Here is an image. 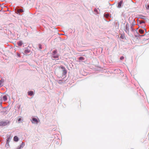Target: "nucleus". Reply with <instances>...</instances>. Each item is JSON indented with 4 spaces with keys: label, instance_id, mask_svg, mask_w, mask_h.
<instances>
[{
    "label": "nucleus",
    "instance_id": "obj_1",
    "mask_svg": "<svg viewBox=\"0 0 149 149\" xmlns=\"http://www.w3.org/2000/svg\"><path fill=\"white\" fill-rule=\"evenodd\" d=\"M38 119L35 118H33L32 121V122L33 123L38 124L39 121Z\"/></svg>",
    "mask_w": 149,
    "mask_h": 149
},
{
    "label": "nucleus",
    "instance_id": "obj_2",
    "mask_svg": "<svg viewBox=\"0 0 149 149\" xmlns=\"http://www.w3.org/2000/svg\"><path fill=\"white\" fill-rule=\"evenodd\" d=\"M7 125V123L5 121H0V126H5Z\"/></svg>",
    "mask_w": 149,
    "mask_h": 149
},
{
    "label": "nucleus",
    "instance_id": "obj_3",
    "mask_svg": "<svg viewBox=\"0 0 149 149\" xmlns=\"http://www.w3.org/2000/svg\"><path fill=\"white\" fill-rule=\"evenodd\" d=\"M11 138V136L10 135H9L7 136V139H6V144L9 145V140Z\"/></svg>",
    "mask_w": 149,
    "mask_h": 149
},
{
    "label": "nucleus",
    "instance_id": "obj_4",
    "mask_svg": "<svg viewBox=\"0 0 149 149\" xmlns=\"http://www.w3.org/2000/svg\"><path fill=\"white\" fill-rule=\"evenodd\" d=\"M123 1H121L119 2L118 3V8H120L121 6L123 4Z\"/></svg>",
    "mask_w": 149,
    "mask_h": 149
},
{
    "label": "nucleus",
    "instance_id": "obj_5",
    "mask_svg": "<svg viewBox=\"0 0 149 149\" xmlns=\"http://www.w3.org/2000/svg\"><path fill=\"white\" fill-rule=\"evenodd\" d=\"M25 145V144L23 143L22 142V144L20 146H18L17 149H21V148L24 146Z\"/></svg>",
    "mask_w": 149,
    "mask_h": 149
},
{
    "label": "nucleus",
    "instance_id": "obj_6",
    "mask_svg": "<svg viewBox=\"0 0 149 149\" xmlns=\"http://www.w3.org/2000/svg\"><path fill=\"white\" fill-rule=\"evenodd\" d=\"M17 43L18 46H21L23 44L22 41H20L17 42Z\"/></svg>",
    "mask_w": 149,
    "mask_h": 149
},
{
    "label": "nucleus",
    "instance_id": "obj_7",
    "mask_svg": "<svg viewBox=\"0 0 149 149\" xmlns=\"http://www.w3.org/2000/svg\"><path fill=\"white\" fill-rule=\"evenodd\" d=\"M28 94L29 95L32 96L33 94V92L32 91H29Z\"/></svg>",
    "mask_w": 149,
    "mask_h": 149
},
{
    "label": "nucleus",
    "instance_id": "obj_8",
    "mask_svg": "<svg viewBox=\"0 0 149 149\" xmlns=\"http://www.w3.org/2000/svg\"><path fill=\"white\" fill-rule=\"evenodd\" d=\"M14 140L15 141H18V137L16 136H15L14 138Z\"/></svg>",
    "mask_w": 149,
    "mask_h": 149
},
{
    "label": "nucleus",
    "instance_id": "obj_9",
    "mask_svg": "<svg viewBox=\"0 0 149 149\" xmlns=\"http://www.w3.org/2000/svg\"><path fill=\"white\" fill-rule=\"evenodd\" d=\"M129 25L128 24H127L126 25L125 28L127 30V31H129Z\"/></svg>",
    "mask_w": 149,
    "mask_h": 149
},
{
    "label": "nucleus",
    "instance_id": "obj_10",
    "mask_svg": "<svg viewBox=\"0 0 149 149\" xmlns=\"http://www.w3.org/2000/svg\"><path fill=\"white\" fill-rule=\"evenodd\" d=\"M139 32L140 34H142L143 33L144 31L143 30L140 29L139 30Z\"/></svg>",
    "mask_w": 149,
    "mask_h": 149
},
{
    "label": "nucleus",
    "instance_id": "obj_11",
    "mask_svg": "<svg viewBox=\"0 0 149 149\" xmlns=\"http://www.w3.org/2000/svg\"><path fill=\"white\" fill-rule=\"evenodd\" d=\"M63 74L64 75H65L66 74L67 72V71L65 70H65H63Z\"/></svg>",
    "mask_w": 149,
    "mask_h": 149
},
{
    "label": "nucleus",
    "instance_id": "obj_12",
    "mask_svg": "<svg viewBox=\"0 0 149 149\" xmlns=\"http://www.w3.org/2000/svg\"><path fill=\"white\" fill-rule=\"evenodd\" d=\"M3 99L4 101H6L7 99V97L6 95H4L3 97Z\"/></svg>",
    "mask_w": 149,
    "mask_h": 149
},
{
    "label": "nucleus",
    "instance_id": "obj_13",
    "mask_svg": "<svg viewBox=\"0 0 149 149\" xmlns=\"http://www.w3.org/2000/svg\"><path fill=\"white\" fill-rule=\"evenodd\" d=\"M59 57V56L58 55L53 56L52 58H58Z\"/></svg>",
    "mask_w": 149,
    "mask_h": 149
},
{
    "label": "nucleus",
    "instance_id": "obj_14",
    "mask_svg": "<svg viewBox=\"0 0 149 149\" xmlns=\"http://www.w3.org/2000/svg\"><path fill=\"white\" fill-rule=\"evenodd\" d=\"M17 11L18 13L23 12V10L22 9H21L18 10Z\"/></svg>",
    "mask_w": 149,
    "mask_h": 149
},
{
    "label": "nucleus",
    "instance_id": "obj_15",
    "mask_svg": "<svg viewBox=\"0 0 149 149\" xmlns=\"http://www.w3.org/2000/svg\"><path fill=\"white\" fill-rule=\"evenodd\" d=\"M57 50H55L53 52V55H54L55 54L57 53Z\"/></svg>",
    "mask_w": 149,
    "mask_h": 149
},
{
    "label": "nucleus",
    "instance_id": "obj_16",
    "mask_svg": "<svg viewBox=\"0 0 149 149\" xmlns=\"http://www.w3.org/2000/svg\"><path fill=\"white\" fill-rule=\"evenodd\" d=\"M105 16L106 17H108L109 16V14H106L105 15Z\"/></svg>",
    "mask_w": 149,
    "mask_h": 149
},
{
    "label": "nucleus",
    "instance_id": "obj_17",
    "mask_svg": "<svg viewBox=\"0 0 149 149\" xmlns=\"http://www.w3.org/2000/svg\"><path fill=\"white\" fill-rule=\"evenodd\" d=\"M79 59L81 60H84V58L82 57H80L79 58Z\"/></svg>",
    "mask_w": 149,
    "mask_h": 149
},
{
    "label": "nucleus",
    "instance_id": "obj_18",
    "mask_svg": "<svg viewBox=\"0 0 149 149\" xmlns=\"http://www.w3.org/2000/svg\"><path fill=\"white\" fill-rule=\"evenodd\" d=\"M60 67H61V69H63V70H65V67H63V66H60Z\"/></svg>",
    "mask_w": 149,
    "mask_h": 149
},
{
    "label": "nucleus",
    "instance_id": "obj_19",
    "mask_svg": "<svg viewBox=\"0 0 149 149\" xmlns=\"http://www.w3.org/2000/svg\"><path fill=\"white\" fill-rule=\"evenodd\" d=\"M124 57L123 56H122L120 58V60H123V59H124Z\"/></svg>",
    "mask_w": 149,
    "mask_h": 149
},
{
    "label": "nucleus",
    "instance_id": "obj_20",
    "mask_svg": "<svg viewBox=\"0 0 149 149\" xmlns=\"http://www.w3.org/2000/svg\"><path fill=\"white\" fill-rule=\"evenodd\" d=\"M146 8L147 9H149V4L147 6V7H146Z\"/></svg>",
    "mask_w": 149,
    "mask_h": 149
},
{
    "label": "nucleus",
    "instance_id": "obj_21",
    "mask_svg": "<svg viewBox=\"0 0 149 149\" xmlns=\"http://www.w3.org/2000/svg\"><path fill=\"white\" fill-rule=\"evenodd\" d=\"M21 120V118H19V119H18V121H20Z\"/></svg>",
    "mask_w": 149,
    "mask_h": 149
},
{
    "label": "nucleus",
    "instance_id": "obj_22",
    "mask_svg": "<svg viewBox=\"0 0 149 149\" xmlns=\"http://www.w3.org/2000/svg\"><path fill=\"white\" fill-rule=\"evenodd\" d=\"M144 23V22L143 21V22H141V23Z\"/></svg>",
    "mask_w": 149,
    "mask_h": 149
},
{
    "label": "nucleus",
    "instance_id": "obj_23",
    "mask_svg": "<svg viewBox=\"0 0 149 149\" xmlns=\"http://www.w3.org/2000/svg\"><path fill=\"white\" fill-rule=\"evenodd\" d=\"M145 35H142V36H144Z\"/></svg>",
    "mask_w": 149,
    "mask_h": 149
}]
</instances>
